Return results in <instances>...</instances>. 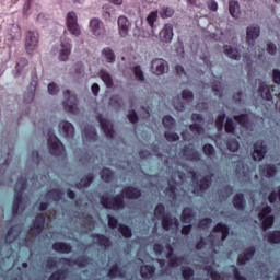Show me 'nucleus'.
I'll use <instances>...</instances> for the list:
<instances>
[{
    "label": "nucleus",
    "instance_id": "nucleus-36",
    "mask_svg": "<svg viewBox=\"0 0 280 280\" xmlns=\"http://www.w3.org/2000/svg\"><path fill=\"white\" fill-rule=\"evenodd\" d=\"M47 198H51L55 202L62 200V190L60 188H52L46 192Z\"/></svg>",
    "mask_w": 280,
    "mask_h": 280
},
{
    "label": "nucleus",
    "instance_id": "nucleus-15",
    "mask_svg": "<svg viewBox=\"0 0 280 280\" xmlns=\"http://www.w3.org/2000/svg\"><path fill=\"white\" fill-rule=\"evenodd\" d=\"M59 264H62V266H80V268H84L86 264H89V258L86 257H80L77 259L61 257L59 258Z\"/></svg>",
    "mask_w": 280,
    "mask_h": 280
},
{
    "label": "nucleus",
    "instance_id": "nucleus-54",
    "mask_svg": "<svg viewBox=\"0 0 280 280\" xmlns=\"http://www.w3.org/2000/svg\"><path fill=\"white\" fill-rule=\"evenodd\" d=\"M103 54H104L107 62H110V63L115 62V52L113 51V49H110L108 47L104 48Z\"/></svg>",
    "mask_w": 280,
    "mask_h": 280
},
{
    "label": "nucleus",
    "instance_id": "nucleus-33",
    "mask_svg": "<svg viewBox=\"0 0 280 280\" xmlns=\"http://www.w3.org/2000/svg\"><path fill=\"white\" fill-rule=\"evenodd\" d=\"M108 277H118L119 279H124V277H126V273L124 272V270H121L119 265L114 264L108 270Z\"/></svg>",
    "mask_w": 280,
    "mask_h": 280
},
{
    "label": "nucleus",
    "instance_id": "nucleus-14",
    "mask_svg": "<svg viewBox=\"0 0 280 280\" xmlns=\"http://www.w3.org/2000/svg\"><path fill=\"white\" fill-rule=\"evenodd\" d=\"M258 82V95L266 100L267 102H272V92H270V86L266 84L265 81L261 79L256 80V83Z\"/></svg>",
    "mask_w": 280,
    "mask_h": 280
},
{
    "label": "nucleus",
    "instance_id": "nucleus-30",
    "mask_svg": "<svg viewBox=\"0 0 280 280\" xmlns=\"http://www.w3.org/2000/svg\"><path fill=\"white\" fill-rule=\"evenodd\" d=\"M260 174L266 178H272L277 174V166L275 164H267L260 167Z\"/></svg>",
    "mask_w": 280,
    "mask_h": 280
},
{
    "label": "nucleus",
    "instance_id": "nucleus-5",
    "mask_svg": "<svg viewBox=\"0 0 280 280\" xmlns=\"http://www.w3.org/2000/svg\"><path fill=\"white\" fill-rule=\"evenodd\" d=\"M63 108L67 113H71L72 115H78V96L71 94V91H63Z\"/></svg>",
    "mask_w": 280,
    "mask_h": 280
},
{
    "label": "nucleus",
    "instance_id": "nucleus-4",
    "mask_svg": "<svg viewBox=\"0 0 280 280\" xmlns=\"http://www.w3.org/2000/svg\"><path fill=\"white\" fill-rule=\"evenodd\" d=\"M48 150L52 156H67L65 151V144L58 139V136L54 133V130L49 128L47 130Z\"/></svg>",
    "mask_w": 280,
    "mask_h": 280
},
{
    "label": "nucleus",
    "instance_id": "nucleus-19",
    "mask_svg": "<svg viewBox=\"0 0 280 280\" xmlns=\"http://www.w3.org/2000/svg\"><path fill=\"white\" fill-rule=\"evenodd\" d=\"M266 145H264L262 142H256L254 144V152H253V159L254 161H264V158L266 156Z\"/></svg>",
    "mask_w": 280,
    "mask_h": 280
},
{
    "label": "nucleus",
    "instance_id": "nucleus-9",
    "mask_svg": "<svg viewBox=\"0 0 280 280\" xmlns=\"http://www.w3.org/2000/svg\"><path fill=\"white\" fill-rule=\"evenodd\" d=\"M170 65L167 63V61H165V59L156 58L153 59L151 62V71L155 75H163V73H165V71H167Z\"/></svg>",
    "mask_w": 280,
    "mask_h": 280
},
{
    "label": "nucleus",
    "instance_id": "nucleus-52",
    "mask_svg": "<svg viewBox=\"0 0 280 280\" xmlns=\"http://www.w3.org/2000/svg\"><path fill=\"white\" fill-rule=\"evenodd\" d=\"M133 74L136 75L137 80H139L140 82H145V75L143 74V70L141 69V66L133 67Z\"/></svg>",
    "mask_w": 280,
    "mask_h": 280
},
{
    "label": "nucleus",
    "instance_id": "nucleus-50",
    "mask_svg": "<svg viewBox=\"0 0 280 280\" xmlns=\"http://www.w3.org/2000/svg\"><path fill=\"white\" fill-rule=\"evenodd\" d=\"M27 65H30V61H27V59L25 58H20L18 60V63L15 67V70H16L15 78H19V75H21V69H23V67H27Z\"/></svg>",
    "mask_w": 280,
    "mask_h": 280
},
{
    "label": "nucleus",
    "instance_id": "nucleus-46",
    "mask_svg": "<svg viewBox=\"0 0 280 280\" xmlns=\"http://www.w3.org/2000/svg\"><path fill=\"white\" fill-rule=\"evenodd\" d=\"M262 222V231H268L275 224V215L270 214L264 219H259Z\"/></svg>",
    "mask_w": 280,
    "mask_h": 280
},
{
    "label": "nucleus",
    "instance_id": "nucleus-11",
    "mask_svg": "<svg viewBox=\"0 0 280 280\" xmlns=\"http://www.w3.org/2000/svg\"><path fill=\"white\" fill-rule=\"evenodd\" d=\"M38 47V32L28 31L25 38V49L30 54Z\"/></svg>",
    "mask_w": 280,
    "mask_h": 280
},
{
    "label": "nucleus",
    "instance_id": "nucleus-63",
    "mask_svg": "<svg viewBox=\"0 0 280 280\" xmlns=\"http://www.w3.org/2000/svg\"><path fill=\"white\" fill-rule=\"evenodd\" d=\"M182 97L186 101V102H192L194 101V92L189 91V90H183L182 92Z\"/></svg>",
    "mask_w": 280,
    "mask_h": 280
},
{
    "label": "nucleus",
    "instance_id": "nucleus-38",
    "mask_svg": "<svg viewBox=\"0 0 280 280\" xmlns=\"http://www.w3.org/2000/svg\"><path fill=\"white\" fill-rule=\"evenodd\" d=\"M101 178L104 180V183H110L113 180L115 173H113V170L108 167H103L101 171Z\"/></svg>",
    "mask_w": 280,
    "mask_h": 280
},
{
    "label": "nucleus",
    "instance_id": "nucleus-6",
    "mask_svg": "<svg viewBox=\"0 0 280 280\" xmlns=\"http://www.w3.org/2000/svg\"><path fill=\"white\" fill-rule=\"evenodd\" d=\"M67 27L72 36H80L81 31L80 24H78V14L73 11L68 12L67 14Z\"/></svg>",
    "mask_w": 280,
    "mask_h": 280
},
{
    "label": "nucleus",
    "instance_id": "nucleus-1",
    "mask_svg": "<svg viewBox=\"0 0 280 280\" xmlns=\"http://www.w3.org/2000/svg\"><path fill=\"white\" fill-rule=\"evenodd\" d=\"M141 196V190L135 186H127L122 189L121 194L116 195L112 199L108 196H101L100 202L104 209H114V211H119L124 209V199L128 200H139Z\"/></svg>",
    "mask_w": 280,
    "mask_h": 280
},
{
    "label": "nucleus",
    "instance_id": "nucleus-37",
    "mask_svg": "<svg viewBox=\"0 0 280 280\" xmlns=\"http://www.w3.org/2000/svg\"><path fill=\"white\" fill-rule=\"evenodd\" d=\"M197 185L199 187V191H202L205 194V191H207L209 187H211V177H202L199 182H197Z\"/></svg>",
    "mask_w": 280,
    "mask_h": 280
},
{
    "label": "nucleus",
    "instance_id": "nucleus-2",
    "mask_svg": "<svg viewBox=\"0 0 280 280\" xmlns=\"http://www.w3.org/2000/svg\"><path fill=\"white\" fill-rule=\"evenodd\" d=\"M154 215L158 218V220H161L162 229H164V231H170L174 229V226L176 229L180 226V221H178V218L165 214V205L163 203H159L155 207Z\"/></svg>",
    "mask_w": 280,
    "mask_h": 280
},
{
    "label": "nucleus",
    "instance_id": "nucleus-29",
    "mask_svg": "<svg viewBox=\"0 0 280 280\" xmlns=\"http://www.w3.org/2000/svg\"><path fill=\"white\" fill-rule=\"evenodd\" d=\"M223 51L228 58H232V60H240L242 55H240V50L237 48H233V46L225 45L223 47Z\"/></svg>",
    "mask_w": 280,
    "mask_h": 280
},
{
    "label": "nucleus",
    "instance_id": "nucleus-13",
    "mask_svg": "<svg viewBox=\"0 0 280 280\" xmlns=\"http://www.w3.org/2000/svg\"><path fill=\"white\" fill-rule=\"evenodd\" d=\"M90 32L93 36H104L106 34V27H104V22L100 19L94 18L90 21Z\"/></svg>",
    "mask_w": 280,
    "mask_h": 280
},
{
    "label": "nucleus",
    "instance_id": "nucleus-17",
    "mask_svg": "<svg viewBox=\"0 0 280 280\" xmlns=\"http://www.w3.org/2000/svg\"><path fill=\"white\" fill-rule=\"evenodd\" d=\"M91 237L97 246H101V248H105V250L108 249V247L113 244L110 242V238H108V236L104 234L94 233L91 235Z\"/></svg>",
    "mask_w": 280,
    "mask_h": 280
},
{
    "label": "nucleus",
    "instance_id": "nucleus-26",
    "mask_svg": "<svg viewBox=\"0 0 280 280\" xmlns=\"http://www.w3.org/2000/svg\"><path fill=\"white\" fill-rule=\"evenodd\" d=\"M156 272V267L154 265H142L140 267V275L142 279H152Z\"/></svg>",
    "mask_w": 280,
    "mask_h": 280
},
{
    "label": "nucleus",
    "instance_id": "nucleus-28",
    "mask_svg": "<svg viewBox=\"0 0 280 280\" xmlns=\"http://www.w3.org/2000/svg\"><path fill=\"white\" fill-rule=\"evenodd\" d=\"M93 180H95V177L92 175V173H88L80 179L79 183L75 184V187L77 189H85V187H91Z\"/></svg>",
    "mask_w": 280,
    "mask_h": 280
},
{
    "label": "nucleus",
    "instance_id": "nucleus-25",
    "mask_svg": "<svg viewBox=\"0 0 280 280\" xmlns=\"http://www.w3.org/2000/svg\"><path fill=\"white\" fill-rule=\"evenodd\" d=\"M21 235V230L16 229V225L11 226L5 235V242L7 244H14L16 240H19V236Z\"/></svg>",
    "mask_w": 280,
    "mask_h": 280
},
{
    "label": "nucleus",
    "instance_id": "nucleus-18",
    "mask_svg": "<svg viewBox=\"0 0 280 280\" xmlns=\"http://www.w3.org/2000/svg\"><path fill=\"white\" fill-rule=\"evenodd\" d=\"M255 257V246L248 247L237 257V266H244L246 261H250Z\"/></svg>",
    "mask_w": 280,
    "mask_h": 280
},
{
    "label": "nucleus",
    "instance_id": "nucleus-12",
    "mask_svg": "<svg viewBox=\"0 0 280 280\" xmlns=\"http://www.w3.org/2000/svg\"><path fill=\"white\" fill-rule=\"evenodd\" d=\"M47 221V218L43 213H38L35 217L33 226L31 228V233L33 235H40L43 231L45 230V222Z\"/></svg>",
    "mask_w": 280,
    "mask_h": 280
},
{
    "label": "nucleus",
    "instance_id": "nucleus-58",
    "mask_svg": "<svg viewBox=\"0 0 280 280\" xmlns=\"http://www.w3.org/2000/svg\"><path fill=\"white\" fill-rule=\"evenodd\" d=\"M159 19V13L156 11L151 12L148 16H147V21L150 25V27H154V23H156V20Z\"/></svg>",
    "mask_w": 280,
    "mask_h": 280
},
{
    "label": "nucleus",
    "instance_id": "nucleus-7",
    "mask_svg": "<svg viewBox=\"0 0 280 280\" xmlns=\"http://www.w3.org/2000/svg\"><path fill=\"white\" fill-rule=\"evenodd\" d=\"M117 25L120 38H126V36L130 34L132 22H130V20L126 18V15H120L117 20Z\"/></svg>",
    "mask_w": 280,
    "mask_h": 280
},
{
    "label": "nucleus",
    "instance_id": "nucleus-53",
    "mask_svg": "<svg viewBox=\"0 0 280 280\" xmlns=\"http://www.w3.org/2000/svg\"><path fill=\"white\" fill-rule=\"evenodd\" d=\"M228 150H230V152H237V150H240V142H237L236 139H230L228 140Z\"/></svg>",
    "mask_w": 280,
    "mask_h": 280
},
{
    "label": "nucleus",
    "instance_id": "nucleus-20",
    "mask_svg": "<svg viewBox=\"0 0 280 280\" xmlns=\"http://www.w3.org/2000/svg\"><path fill=\"white\" fill-rule=\"evenodd\" d=\"M101 128L106 137L113 139L115 137V130L113 124L106 118H100Z\"/></svg>",
    "mask_w": 280,
    "mask_h": 280
},
{
    "label": "nucleus",
    "instance_id": "nucleus-48",
    "mask_svg": "<svg viewBox=\"0 0 280 280\" xmlns=\"http://www.w3.org/2000/svg\"><path fill=\"white\" fill-rule=\"evenodd\" d=\"M160 16L162 19H172V16H174V9L171 7H162L160 10Z\"/></svg>",
    "mask_w": 280,
    "mask_h": 280
},
{
    "label": "nucleus",
    "instance_id": "nucleus-43",
    "mask_svg": "<svg viewBox=\"0 0 280 280\" xmlns=\"http://www.w3.org/2000/svg\"><path fill=\"white\" fill-rule=\"evenodd\" d=\"M118 231L119 233H121L122 237H125L126 240H130V237H132V229L128 225L120 224L118 226Z\"/></svg>",
    "mask_w": 280,
    "mask_h": 280
},
{
    "label": "nucleus",
    "instance_id": "nucleus-32",
    "mask_svg": "<svg viewBox=\"0 0 280 280\" xmlns=\"http://www.w3.org/2000/svg\"><path fill=\"white\" fill-rule=\"evenodd\" d=\"M265 240L269 244H280V230L269 231L265 235Z\"/></svg>",
    "mask_w": 280,
    "mask_h": 280
},
{
    "label": "nucleus",
    "instance_id": "nucleus-16",
    "mask_svg": "<svg viewBox=\"0 0 280 280\" xmlns=\"http://www.w3.org/2000/svg\"><path fill=\"white\" fill-rule=\"evenodd\" d=\"M173 38H174V25L165 24L160 32L161 43H172Z\"/></svg>",
    "mask_w": 280,
    "mask_h": 280
},
{
    "label": "nucleus",
    "instance_id": "nucleus-55",
    "mask_svg": "<svg viewBox=\"0 0 280 280\" xmlns=\"http://www.w3.org/2000/svg\"><path fill=\"white\" fill-rule=\"evenodd\" d=\"M225 132L233 135L235 132V122H233V118H228L225 122Z\"/></svg>",
    "mask_w": 280,
    "mask_h": 280
},
{
    "label": "nucleus",
    "instance_id": "nucleus-35",
    "mask_svg": "<svg viewBox=\"0 0 280 280\" xmlns=\"http://www.w3.org/2000/svg\"><path fill=\"white\" fill-rule=\"evenodd\" d=\"M191 220H194V209L190 207L184 208L182 212V222L185 224H190Z\"/></svg>",
    "mask_w": 280,
    "mask_h": 280
},
{
    "label": "nucleus",
    "instance_id": "nucleus-8",
    "mask_svg": "<svg viewBox=\"0 0 280 280\" xmlns=\"http://www.w3.org/2000/svg\"><path fill=\"white\" fill-rule=\"evenodd\" d=\"M59 60L61 62H67L69 57L71 56V40L70 39H61L60 45L58 47Z\"/></svg>",
    "mask_w": 280,
    "mask_h": 280
},
{
    "label": "nucleus",
    "instance_id": "nucleus-47",
    "mask_svg": "<svg viewBox=\"0 0 280 280\" xmlns=\"http://www.w3.org/2000/svg\"><path fill=\"white\" fill-rule=\"evenodd\" d=\"M234 119L240 124V126H248V122L250 121V118L248 117V114H240L235 115Z\"/></svg>",
    "mask_w": 280,
    "mask_h": 280
},
{
    "label": "nucleus",
    "instance_id": "nucleus-21",
    "mask_svg": "<svg viewBox=\"0 0 280 280\" xmlns=\"http://www.w3.org/2000/svg\"><path fill=\"white\" fill-rule=\"evenodd\" d=\"M59 128H62L66 139H73V135H75V127H73V124L62 120L59 122Z\"/></svg>",
    "mask_w": 280,
    "mask_h": 280
},
{
    "label": "nucleus",
    "instance_id": "nucleus-49",
    "mask_svg": "<svg viewBox=\"0 0 280 280\" xmlns=\"http://www.w3.org/2000/svg\"><path fill=\"white\" fill-rule=\"evenodd\" d=\"M205 270L210 275L212 280H222L220 272L215 271L211 265L206 266Z\"/></svg>",
    "mask_w": 280,
    "mask_h": 280
},
{
    "label": "nucleus",
    "instance_id": "nucleus-59",
    "mask_svg": "<svg viewBox=\"0 0 280 280\" xmlns=\"http://www.w3.org/2000/svg\"><path fill=\"white\" fill-rule=\"evenodd\" d=\"M226 119V114H221L217 117L215 127L220 131L224 128V120Z\"/></svg>",
    "mask_w": 280,
    "mask_h": 280
},
{
    "label": "nucleus",
    "instance_id": "nucleus-61",
    "mask_svg": "<svg viewBox=\"0 0 280 280\" xmlns=\"http://www.w3.org/2000/svg\"><path fill=\"white\" fill-rule=\"evenodd\" d=\"M107 220L109 229H117V226H119V221L117 220V218L108 214Z\"/></svg>",
    "mask_w": 280,
    "mask_h": 280
},
{
    "label": "nucleus",
    "instance_id": "nucleus-56",
    "mask_svg": "<svg viewBox=\"0 0 280 280\" xmlns=\"http://www.w3.org/2000/svg\"><path fill=\"white\" fill-rule=\"evenodd\" d=\"M189 130L190 132H196L197 135H202V132H205V128L198 122L189 125Z\"/></svg>",
    "mask_w": 280,
    "mask_h": 280
},
{
    "label": "nucleus",
    "instance_id": "nucleus-44",
    "mask_svg": "<svg viewBox=\"0 0 280 280\" xmlns=\"http://www.w3.org/2000/svg\"><path fill=\"white\" fill-rule=\"evenodd\" d=\"M194 268L186 266L182 268V277L184 280H194Z\"/></svg>",
    "mask_w": 280,
    "mask_h": 280
},
{
    "label": "nucleus",
    "instance_id": "nucleus-51",
    "mask_svg": "<svg viewBox=\"0 0 280 280\" xmlns=\"http://www.w3.org/2000/svg\"><path fill=\"white\" fill-rule=\"evenodd\" d=\"M202 151L206 156H215V147L211 143H206Z\"/></svg>",
    "mask_w": 280,
    "mask_h": 280
},
{
    "label": "nucleus",
    "instance_id": "nucleus-34",
    "mask_svg": "<svg viewBox=\"0 0 280 280\" xmlns=\"http://www.w3.org/2000/svg\"><path fill=\"white\" fill-rule=\"evenodd\" d=\"M229 12L233 19H237L240 16V2L236 0H230Z\"/></svg>",
    "mask_w": 280,
    "mask_h": 280
},
{
    "label": "nucleus",
    "instance_id": "nucleus-27",
    "mask_svg": "<svg viewBox=\"0 0 280 280\" xmlns=\"http://www.w3.org/2000/svg\"><path fill=\"white\" fill-rule=\"evenodd\" d=\"M52 250H56V253H62V254L69 255V253L73 250V247H71L69 243L56 242L52 244Z\"/></svg>",
    "mask_w": 280,
    "mask_h": 280
},
{
    "label": "nucleus",
    "instance_id": "nucleus-60",
    "mask_svg": "<svg viewBox=\"0 0 280 280\" xmlns=\"http://www.w3.org/2000/svg\"><path fill=\"white\" fill-rule=\"evenodd\" d=\"M164 137H165L166 141H171V142L178 141L180 139V136H178V133L171 132V131H165Z\"/></svg>",
    "mask_w": 280,
    "mask_h": 280
},
{
    "label": "nucleus",
    "instance_id": "nucleus-24",
    "mask_svg": "<svg viewBox=\"0 0 280 280\" xmlns=\"http://www.w3.org/2000/svg\"><path fill=\"white\" fill-rule=\"evenodd\" d=\"M183 154L187 161H200V153L189 145L184 147Z\"/></svg>",
    "mask_w": 280,
    "mask_h": 280
},
{
    "label": "nucleus",
    "instance_id": "nucleus-40",
    "mask_svg": "<svg viewBox=\"0 0 280 280\" xmlns=\"http://www.w3.org/2000/svg\"><path fill=\"white\" fill-rule=\"evenodd\" d=\"M100 78H101V80H103V82H104L105 86H107V89H112L113 77H110V74L108 72H106V70L100 71Z\"/></svg>",
    "mask_w": 280,
    "mask_h": 280
},
{
    "label": "nucleus",
    "instance_id": "nucleus-57",
    "mask_svg": "<svg viewBox=\"0 0 280 280\" xmlns=\"http://www.w3.org/2000/svg\"><path fill=\"white\" fill-rule=\"evenodd\" d=\"M272 213V208L270 206H266L259 213L258 218L259 220H264V218H269Z\"/></svg>",
    "mask_w": 280,
    "mask_h": 280
},
{
    "label": "nucleus",
    "instance_id": "nucleus-23",
    "mask_svg": "<svg viewBox=\"0 0 280 280\" xmlns=\"http://www.w3.org/2000/svg\"><path fill=\"white\" fill-rule=\"evenodd\" d=\"M232 202L234 209L237 211H244V209H246V197H244V194L242 192L234 195Z\"/></svg>",
    "mask_w": 280,
    "mask_h": 280
},
{
    "label": "nucleus",
    "instance_id": "nucleus-31",
    "mask_svg": "<svg viewBox=\"0 0 280 280\" xmlns=\"http://www.w3.org/2000/svg\"><path fill=\"white\" fill-rule=\"evenodd\" d=\"M213 232L222 233L221 240H222V242H224V240H226V237H229V225H226L222 222H219L214 225Z\"/></svg>",
    "mask_w": 280,
    "mask_h": 280
},
{
    "label": "nucleus",
    "instance_id": "nucleus-41",
    "mask_svg": "<svg viewBox=\"0 0 280 280\" xmlns=\"http://www.w3.org/2000/svg\"><path fill=\"white\" fill-rule=\"evenodd\" d=\"M165 194L168 198L176 200V180H173V183L168 182V186L165 188Z\"/></svg>",
    "mask_w": 280,
    "mask_h": 280
},
{
    "label": "nucleus",
    "instance_id": "nucleus-42",
    "mask_svg": "<svg viewBox=\"0 0 280 280\" xmlns=\"http://www.w3.org/2000/svg\"><path fill=\"white\" fill-rule=\"evenodd\" d=\"M65 279H67V270H65V269L56 270L48 278V280H65Z\"/></svg>",
    "mask_w": 280,
    "mask_h": 280
},
{
    "label": "nucleus",
    "instance_id": "nucleus-64",
    "mask_svg": "<svg viewBox=\"0 0 280 280\" xmlns=\"http://www.w3.org/2000/svg\"><path fill=\"white\" fill-rule=\"evenodd\" d=\"M110 106H121V97L119 95H113L109 98Z\"/></svg>",
    "mask_w": 280,
    "mask_h": 280
},
{
    "label": "nucleus",
    "instance_id": "nucleus-39",
    "mask_svg": "<svg viewBox=\"0 0 280 280\" xmlns=\"http://www.w3.org/2000/svg\"><path fill=\"white\" fill-rule=\"evenodd\" d=\"M84 135L86 139L90 141H96L97 140V130H95V127L93 126H86L84 128Z\"/></svg>",
    "mask_w": 280,
    "mask_h": 280
},
{
    "label": "nucleus",
    "instance_id": "nucleus-45",
    "mask_svg": "<svg viewBox=\"0 0 280 280\" xmlns=\"http://www.w3.org/2000/svg\"><path fill=\"white\" fill-rule=\"evenodd\" d=\"M162 124L166 130H172V128H174V124H176V120L171 115H166L163 117Z\"/></svg>",
    "mask_w": 280,
    "mask_h": 280
},
{
    "label": "nucleus",
    "instance_id": "nucleus-10",
    "mask_svg": "<svg viewBox=\"0 0 280 280\" xmlns=\"http://www.w3.org/2000/svg\"><path fill=\"white\" fill-rule=\"evenodd\" d=\"M260 34H261V28L259 27V25L253 24L247 27L246 40L249 49H253V47H255V40L259 38Z\"/></svg>",
    "mask_w": 280,
    "mask_h": 280
},
{
    "label": "nucleus",
    "instance_id": "nucleus-22",
    "mask_svg": "<svg viewBox=\"0 0 280 280\" xmlns=\"http://www.w3.org/2000/svg\"><path fill=\"white\" fill-rule=\"evenodd\" d=\"M38 84V75H34L33 77V80L31 82V91L27 92L25 95H24V102L26 104H32V102H34V95L36 93V85Z\"/></svg>",
    "mask_w": 280,
    "mask_h": 280
},
{
    "label": "nucleus",
    "instance_id": "nucleus-3",
    "mask_svg": "<svg viewBox=\"0 0 280 280\" xmlns=\"http://www.w3.org/2000/svg\"><path fill=\"white\" fill-rule=\"evenodd\" d=\"M27 189V177L21 176L16 180L15 194L12 203V214L19 215V209L23 205V194Z\"/></svg>",
    "mask_w": 280,
    "mask_h": 280
},
{
    "label": "nucleus",
    "instance_id": "nucleus-62",
    "mask_svg": "<svg viewBox=\"0 0 280 280\" xmlns=\"http://www.w3.org/2000/svg\"><path fill=\"white\" fill-rule=\"evenodd\" d=\"M212 91L215 93V95H222V82L214 81L212 83Z\"/></svg>",
    "mask_w": 280,
    "mask_h": 280
}]
</instances>
